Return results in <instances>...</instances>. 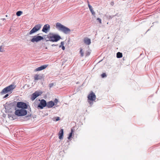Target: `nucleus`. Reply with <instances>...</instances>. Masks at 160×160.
<instances>
[{
    "label": "nucleus",
    "instance_id": "1",
    "mask_svg": "<svg viewBox=\"0 0 160 160\" xmlns=\"http://www.w3.org/2000/svg\"><path fill=\"white\" fill-rule=\"evenodd\" d=\"M56 27L58 30L66 34L70 33L71 32V30L69 28L59 22L56 23Z\"/></svg>",
    "mask_w": 160,
    "mask_h": 160
},
{
    "label": "nucleus",
    "instance_id": "2",
    "mask_svg": "<svg viewBox=\"0 0 160 160\" xmlns=\"http://www.w3.org/2000/svg\"><path fill=\"white\" fill-rule=\"evenodd\" d=\"M17 106L18 108H21V109H28L30 110V112L31 111L30 106H28L26 103L23 102H18L17 104Z\"/></svg>",
    "mask_w": 160,
    "mask_h": 160
},
{
    "label": "nucleus",
    "instance_id": "3",
    "mask_svg": "<svg viewBox=\"0 0 160 160\" xmlns=\"http://www.w3.org/2000/svg\"><path fill=\"white\" fill-rule=\"evenodd\" d=\"M49 39L50 41L52 42H56L61 39V37L58 35L50 33Z\"/></svg>",
    "mask_w": 160,
    "mask_h": 160
},
{
    "label": "nucleus",
    "instance_id": "4",
    "mask_svg": "<svg viewBox=\"0 0 160 160\" xmlns=\"http://www.w3.org/2000/svg\"><path fill=\"white\" fill-rule=\"evenodd\" d=\"M16 87V86L13 84H11L4 88L1 92L2 94H5L9 92L12 91Z\"/></svg>",
    "mask_w": 160,
    "mask_h": 160
},
{
    "label": "nucleus",
    "instance_id": "5",
    "mask_svg": "<svg viewBox=\"0 0 160 160\" xmlns=\"http://www.w3.org/2000/svg\"><path fill=\"white\" fill-rule=\"evenodd\" d=\"M27 113V111L24 109H18L15 111V114L18 116H24Z\"/></svg>",
    "mask_w": 160,
    "mask_h": 160
},
{
    "label": "nucleus",
    "instance_id": "6",
    "mask_svg": "<svg viewBox=\"0 0 160 160\" xmlns=\"http://www.w3.org/2000/svg\"><path fill=\"white\" fill-rule=\"evenodd\" d=\"M41 27V25L40 24H38L35 25L30 32L27 33V35H29L35 33L40 29Z\"/></svg>",
    "mask_w": 160,
    "mask_h": 160
},
{
    "label": "nucleus",
    "instance_id": "7",
    "mask_svg": "<svg viewBox=\"0 0 160 160\" xmlns=\"http://www.w3.org/2000/svg\"><path fill=\"white\" fill-rule=\"evenodd\" d=\"M43 39L42 37L41 36H35L31 39V41L32 42H38Z\"/></svg>",
    "mask_w": 160,
    "mask_h": 160
},
{
    "label": "nucleus",
    "instance_id": "8",
    "mask_svg": "<svg viewBox=\"0 0 160 160\" xmlns=\"http://www.w3.org/2000/svg\"><path fill=\"white\" fill-rule=\"evenodd\" d=\"M47 102L44 99H42L40 101V103L38 105V107L41 109H42L44 107L46 106Z\"/></svg>",
    "mask_w": 160,
    "mask_h": 160
},
{
    "label": "nucleus",
    "instance_id": "9",
    "mask_svg": "<svg viewBox=\"0 0 160 160\" xmlns=\"http://www.w3.org/2000/svg\"><path fill=\"white\" fill-rule=\"evenodd\" d=\"M96 97V96L95 94L92 92L89 94L88 96V99L92 101L95 100Z\"/></svg>",
    "mask_w": 160,
    "mask_h": 160
},
{
    "label": "nucleus",
    "instance_id": "10",
    "mask_svg": "<svg viewBox=\"0 0 160 160\" xmlns=\"http://www.w3.org/2000/svg\"><path fill=\"white\" fill-rule=\"evenodd\" d=\"M50 27L49 25L47 24L44 25L42 29V31L47 33L50 29Z\"/></svg>",
    "mask_w": 160,
    "mask_h": 160
},
{
    "label": "nucleus",
    "instance_id": "11",
    "mask_svg": "<svg viewBox=\"0 0 160 160\" xmlns=\"http://www.w3.org/2000/svg\"><path fill=\"white\" fill-rule=\"evenodd\" d=\"M40 95L39 92H36L32 94L31 99L32 101H33Z\"/></svg>",
    "mask_w": 160,
    "mask_h": 160
},
{
    "label": "nucleus",
    "instance_id": "12",
    "mask_svg": "<svg viewBox=\"0 0 160 160\" xmlns=\"http://www.w3.org/2000/svg\"><path fill=\"white\" fill-rule=\"evenodd\" d=\"M48 66V65H43L41 66L36 68L35 71H41L43 69H44L46 68Z\"/></svg>",
    "mask_w": 160,
    "mask_h": 160
},
{
    "label": "nucleus",
    "instance_id": "13",
    "mask_svg": "<svg viewBox=\"0 0 160 160\" xmlns=\"http://www.w3.org/2000/svg\"><path fill=\"white\" fill-rule=\"evenodd\" d=\"M55 104H54V102L50 101L47 102L46 107H47L48 108H52Z\"/></svg>",
    "mask_w": 160,
    "mask_h": 160
},
{
    "label": "nucleus",
    "instance_id": "14",
    "mask_svg": "<svg viewBox=\"0 0 160 160\" xmlns=\"http://www.w3.org/2000/svg\"><path fill=\"white\" fill-rule=\"evenodd\" d=\"M42 78V77L39 74H35L34 76V79L35 81H37L41 80Z\"/></svg>",
    "mask_w": 160,
    "mask_h": 160
},
{
    "label": "nucleus",
    "instance_id": "15",
    "mask_svg": "<svg viewBox=\"0 0 160 160\" xmlns=\"http://www.w3.org/2000/svg\"><path fill=\"white\" fill-rule=\"evenodd\" d=\"M63 134V130L62 129L60 130L58 133L59 138L60 139H62Z\"/></svg>",
    "mask_w": 160,
    "mask_h": 160
},
{
    "label": "nucleus",
    "instance_id": "16",
    "mask_svg": "<svg viewBox=\"0 0 160 160\" xmlns=\"http://www.w3.org/2000/svg\"><path fill=\"white\" fill-rule=\"evenodd\" d=\"M84 42L86 44L89 45L91 43V40L90 39L86 38L84 39Z\"/></svg>",
    "mask_w": 160,
    "mask_h": 160
},
{
    "label": "nucleus",
    "instance_id": "17",
    "mask_svg": "<svg viewBox=\"0 0 160 160\" xmlns=\"http://www.w3.org/2000/svg\"><path fill=\"white\" fill-rule=\"evenodd\" d=\"M117 57L118 58H120L122 57V53L120 52H118L117 53Z\"/></svg>",
    "mask_w": 160,
    "mask_h": 160
},
{
    "label": "nucleus",
    "instance_id": "18",
    "mask_svg": "<svg viewBox=\"0 0 160 160\" xmlns=\"http://www.w3.org/2000/svg\"><path fill=\"white\" fill-rule=\"evenodd\" d=\"M64 42H61V45L59 46V48H62V49L63 50H64L65 49V48L64 46Z\"/></svg>",
    "mask_w": 160,
    "mask_h": 160
},
{
    "label": "nucleus",
    "instance_id": "19",
    "mask_svg": "<svg viewBox=\"0 0 160 160\" xmlns=\"http://www.w3.org/2000/svg\"><path fill=\"white\" fill-rule=\"evenodd\" d=\"M73 130L72 129H71V132L69 133V135L68 138V139H69L72 137V134L73 133Z\"/></svg>",
    "mask_w": 160,
    "mask_h": 160
},
{
    "label": "nucleus",
    "instance_id": "20",
    "mask_svg": "<svg viewBox=\"0 0 160 160\" xmlns=\"http://www.w3.org/2000/svg\"><path fill=\"white\" fill-rule=\"evenodd\" d=\"M22 13V12L21 11H18L16 12V14L18 16H19Z\"/></svg>",
    "mask_w": 160,
    "mask_h": 160
},
{
    "label": "nucleus",
    "instance_id": "21",
    "mask_svg": "<svg viewBox=\"0 0 160 160\" xmlns=\"http://www.w3.org/2000/svg\"><path fill=\"white\" fill-rule=\"evenodd\" d=\"M80 53L81 56L82 57H83L84 55V52H83L82 51V49L81 48L80 49Z\"/></svg>",
    "mask_w": 160,
    "mask_h": 160
},
{
    "label": "nucleus",
    "instance_id": "22",
    "mask_svg": "<svg viewBox=\"0 0 160 160\" xmlns=\"http://www.w3.org/2000/svg\"><path fill=\"white\" fill-rule=\"evenodd\" d=\"M90 11H91V12L92 13V15L93 16H94L95 14V13L93 9L90 10Z\"/></svg>",
    "mask_w": 160,
    "mask_h": 160
},
{
    "label": "nucleus",
    "instance_id": "23",
    "mask_svg": "<svg viewBox=\"0 0 160 160\" xmlns=\"http://www.w3.org/2000/svg\"><path fill=\"white\" fill-rule=\"evenodd\" d=\"M88 8H89V9L90 10L92 9V7L89 4L88 1Z\"/></svg>",
    "mask_w": 160,
    "mask_h": 160
},
{
    "label": "nucleus",
    "instance_id": "24",
    "mask_svg": "<svg viewBox=\"0 0 160 160\" xmlns=\"http://www.w3.org/2000/svg\"><path fill=\"white\" fill-rule=\"evenodd\" d=\"M115 16H116V14L115 15L109 16L108 18L109 19H111Z\"/></svg>",
    "mask_w": 160,
    "mask_h": 160
},
{
    "label": "nucleus",
    "instance_id": "25",
    "mask_svg": "<svg viewBox=\"0 0 160 160\" xmlns=\"http://www.w3.org/2000/svg\"><path fill=\"white\" fill-rule=\"evenodd\" d=\"M31 114H30V115H28L27 116H26L25 117L26 118H28L27 119H29L30 118V117H31Z\"/></svg>",
    "mask_w": 160,
    "mask_h": 160
},
{
    "label": "nucleus",
    "instance_id": "26",
    "mask_svg": "<svg viewBox=\"0 0 160 160\" xmlns=\"http://www.w3.org/2000/svg\"><path fill=\"white\" fill-rule=\"evenodd\" d=\"M101 76L102 78H104V77H106V74H105V73H103L101 75Z\"/></svg>",
    "mask_w": 160,
    "mask_h": 160
},
{
    "label": "nucleus",
    "instance_id": "27",
    "mask_svg": "<svg viewBox=\"0 0 160 160\" xmlns=\"http://www.w3.org/2000/svg\"><path fill=\"white\" fill-rule=\"evenodd\" d=\"M58 102V100L57 98H55L54 100V102L55 103L57 104Z\"/></svg>",
    "mask_w": 160,
    "mask_h": 160
},
{
    "label": "nucleus",
    "instance_id": "28",
    "mask_svg": "<svg viewBox=\"0 0 160 160\" xmlns=\"http://www.w3.org/2000/svg\"><path fill=\"white\" fill-rule=\"evenodd\" d=\"M4 51V49L2 48V46H1L0 47V52H3Z\"/></svg>",
    "mask_w": 160,
    "mask_h": 160
},
{
    "label": "nucleus",
    "instance_id": "29",
    "mask_svg": "<svg viewBox=\"0 0 160 160\" xmlns=\"http://www.w3.org/2000/svg\"><path fill=\"white\" fill-rule=\"evenodd\" d=\"M90 52L89 51H87L86 55L87 56H89L90 54Z\"/></svg>",
    "mask_w": 160,
    "mask_h": 160
},
{
    "label": "nucleus",
    "instance_id": "30",
    "mask_svg": "<svg viewBox=\"0 0 160 160\" xmlns=\"http://www.w3.org/2000/svg\"><path fill=\"white\" fill-rule=\"evenodd\" d=\"M97 20H98L99 22L100 23H101V20L100 18H98L97 19Z\"/></svg>",
    "mask_w": 160,
    "mask_h": 160
},
{
    "label": "nucleus",
    "instance_id": "31",
    "mask_svg": "<svg viewBox=\"0 0 160 160\" xmlns=\"http://www.w3.org/2000/svg\"><path fill=\"white\" fill-rule=\"evenodd\" d=\"M53 85H54L52 83L50 84L49 85L50 88H51L53 86Z\"/></svg>",
    "mask_w": 160,
    "mask_h": 160
},
{
    "label": "nucleus",
    "instance_id": "32",
    "mask_svg": "<svg viewBox=\"0 0 160 160\" xmlns=\"http://www.w3.org/2000/svg\"><path fill=\"white\" fill-rule=\"evenodd\" d=\"M60 120V118L59 117H57L56 120V121H58Z\"/></svg>",
    "mask_w": 160,
    "mask_h": 160
},
{
    "label": "nucleus",
    "instance_id": "33",
    "mask_svg": "<svg viewBox=\"0 0 160 160\" xmlns=\"http://www.w3.org/2000/svg\"><path fill=\"white\" fill-rule=\"evenodd\" d=\"M88 102L91 105H92L93 104V102L91 101H88Z\"/></svg>",
    "mask_w": 160,
    "mask_h": 160
},
{
    "label": "nucleus",
    "instance_id": "34",
    "mask_svg": "<svg viewBox=\"0 0 160 160\" xmlns=\"http://www.w3.org/2000/svg\"><path fill=\"white\" fill-rule=\"evenodd\" d=\"M8 96V94H6L4 97V98H7Z\"/></svg>",
    "mask_w": 160,
    "mask_h": 160
},
{
    "label": "nucleus",
    "instance_id": "35",
    "mask_svg": "<svg viewBox=\"0 0 160 160\" xmlns=\"http://www.w3.org/2000/svg\"><path fill=\"white\" fill-rule=\"evenodd\" d=\"M111 5H114V2H111Z\"/></svg>",
    "mask_w": 160,
    "mask_h": 160
},
{
    "label": "nucleus",
    "instance_id": "36",
    "mask_svg": "<svg viewBox=\"0 0 160 160\" xmlns=\"http://www.w3.org/2000/svg\"><path fill=\"white\" fill-rule=\"evenodd\" d=\"M15 117V116L14 115H13V116H12V118H13V119H14V117Z\"/></svg>",
    "mask_w": 160,
    "mask_h": 160
},
{
    "label": "nucleus",
    "instance_id": "37",
    "mask_svg": "<svg viewBox=\"0 0 160 160\" xmlns=\"http://www.w3.org/2000/svg\"><path fill=\"white\" fill-rule=\"evenodd\" d=\"M57 45H55V44H52V46H57Z\"/></svg>",
    "mask_w": 160,
    "mask_h": 160
}]
</instances>
